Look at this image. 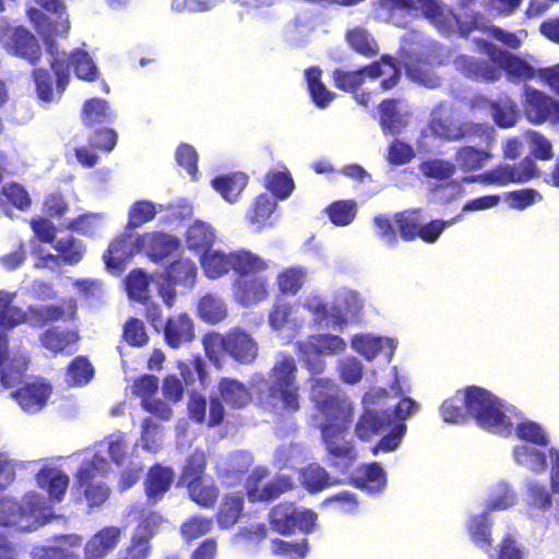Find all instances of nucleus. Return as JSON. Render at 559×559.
<instances>
[{
  "instance_id": "obj_48",
  "label": "nucleus",
  "mask_w": 559,
  "mask_h": 559,
  "mask_svg": "<svg viewBox=\"0 0 559 559\" xmlns=\"http://www.w3.org/2000/svg\"><path fill=\"white\" fill-rule=\"evenodd\" d=\"M157 214L155 203L150 200L133 202L128 211V229H135L155 218Z\"/></svg>"
},
{
  "instance_id": "obj_21",
  "label": "nucleus",
  "mask_w": 559,
  "mask_h": 559,
  "mask_svg": "<svg viewBox=\"0 0 559 559\" xmlns=\"http://www.w3.org/2000/svg\"><path fill=\"white\" fill-rule=\"evenodd\" d=\"M181 246L177 236L152 230L136 236L133 247L138 253H144L152 262L160 263L174 254Z\"/></svg>"
},
{
  "instance_id": "obj_24",
  "label": "nucleus",
  "mask_w": 559,
  "mask_h": 559,
  "mask_svg": "<svg viewBox=\"0 0 559 559\" xmlns=\"http://www.w3.org/2000/svg\"><path fill=\"white\" fill-rule=\"evenodd\" d=\"M385 73L379 61H373L356 70L336 68L332 73L333 84L340 91L356 93L367 79L376 80Z\"/></svg>"
},
{
  "instance_id": "obj_47",
  "label": "nucleus",
  "mask_w": 559,
  "mask_h": 559,
  "mask_svg": "<svg viewBox=\"0 0 559 559\" xmlns=\"http://www.w3.org/2000/svg\"><path fill=\"white\" fill-rule=\"evenodd\" d=\"M198 313L205 322L218 323L226 318L227 310L223 300L218 296L214 294H206L199 300Z\"/></svg>"
},
{
  "instance_id": "obj_4",
  "label": "nucleus",
  "mask_w": 559,
  "mask_h": 559,
  "mask_svg": "<svg viewBox=\"0 0 559 559\" xmlns=\"http://www.w3.org/2000/svg\"><path fill=\"white\" fill-rule=\"evenodd\" d=\"M489 60H479L472 57L461 58V68L465 76L485 83L500 80L501 70L513 82H525L536 76V70L522 58L498 48L496 45L481 38L476 40Z\"/></svg>"
},
{
  "instance_id": "obj_36",
  "label": "nucleus",
  "mask_w": 559,
  "mask_h": 559,
  "mask_svg": "<svg viewBox=\"0 0 559 559\" xmlns=\"http://www.w3.org/2000/svg\"><path fill=\"white\" fill-rule=\"evenodd\" d=\"M399 98H385L378 105L379 123L385 135H395L405 127V121L400 112Z\"/></svg>"
},
{
  "instance_id": "obj_51",
  "label": "nucleus",
  "mask_w": 559,
  "mask_h": 559,
  "mask_svg": "<svg viewBox=\"0 0 559 559\" xmlns=\"http://www.w3.org/2000/svg\"><path fill=\"white\" fill-rule=\"evenodd\" d=\"M247 178L242 175L231 174L218 176L213 181V187L229 202L235 201L246 186Z\"/></svg>"
},
{
  "instance_id": "obj_33",
  "label": "nucleus",
  "mask_w": 559,
  "mask_h": 559,
  "mask_svg": "<svg viewBox=\"0 0 559 559\" xmlns=\"http://www.w3.org/2000/svg\"><path fill=\"white\" fill-rule=\"evenodd\" d=\"M358 476L352 478L350 483L369 492L382 491L386 486V473L378 462L362 464L358 467Z\"/></svg>"
},
{
  "instance_id": "obj_31",
  "label": "nucleus",
  "mask_w": 559,
  "mask_h": 559,
  "mask_svg": "<svg viewBox=\"0 0 559 559\" xmlns=\"http://www.w3.org/2000/svg\"><path fill=\"white\" fill-rule=\"evenodd\" d=\"M485 143V147H476L473 145H463L455 152V166L465 173L475 171L483 168L492 157L490 143Z\"/></svg>"
},
{
  "instance_id": "obj_22",
  "label": "nucleus",
  "mask_w": 559,
  "mask_h": 559,
  "mask_svg": "<svg viewBox=\"0 0 559 559\" xmlns=\"http://www.w3.org/2000/svg\"><path fill=\"white\" fill-rule=\"evenodd\" d=\"M16 295V292L0 289V365L9 358L7 331L23 324L24 320V310L14 305Z\"/></svg>"
},
{
  "instance_id": "obj_50",
  "label": "nucleus",
  "mask_w": 559,
  "mask_h": 559,
  "mask_svg": "<svg viewBox=\"0 0 559 559\" xmlns=\"http://www.w3.org/2000/svg\"><path fill=\"white\" fill-rule=\"evenodd\" d=\"M294 488L295 484L290 475H276L262 486L258 502H269L275 500L280 496L292 491Z\"/></svg>"
},
{
  "instance_id": "obj_35",
  "label": "nucleus",
  "mask_w": 559,
  "mask_h": 559,
  "mask_svg": "<svg viewBox=\"0 0 559 559\" xmlns=\"http://www.w3.org/2000/svg\"><path fill=\"white\" fill-rule=\"evenodd\" d=\"M215 237V230L209 223L194 221L187 228L185 240L189 250L201 255L212 248Z\"/></svg>"
},
{
  "instance_id": "obj_1",
  "label": "nucleus",
  "mask_w": 559,
  "mask_h": 559,
  "mask_svg": "<svg viewBox=\"0 0 559 559\" xmlns=\"http://www.w3.org/2000/svg\"><path fill=\"white\" fill-rule=\"evenodd\" d=\"M309 397L314 409L312 420L332 460L331 465H352L357 459V453L355 445L346 436L354 420V403L330 378L313 379Z\"/></svg>"
},
{
  "instance_id": "obj_61",
  "label": "nucleus",
  "mask_w": 559,
  "mask_h": 559,
  "mask_svg": "<svg viewBox=\"0 0 559 559\" xmlns=\"http://www.w3.org/2000/svg\"><path fill=\"white\" fill-rule=\"evenodd\" d=\"M352 347L367 360H372L383 349V341L379 336L356 334L352 338Z\"/></svg>"
},
{
  "instance_id": "obj_37",
  "label": "nucleus",
  "mask_w": 559,
  "mask_h": 559,
  "mask_svg": "<svg viewBox=\"0 0 559 559\" xmlns=\"http://www.w3.org/2000/svg\"><path fill=\"white\" fill-rule=\"evenodd\" d=\"M491 117L497 127L501 129L512 128L519 120V108L514 99L508 95L499 96L488 102Z\"/></svg>"
},
{
  "instance_id": "obj_18",
  "label": "nucleus",
  "mask_w": 559,
  "mask_h": 559,
  "mask_svg": "<svg viewBox=\"0 0 559 559\" xmlns=\"http://www.w3.org/2000/svg\"><path fill=\"white\" fill-rule=\"evenodd\" d=\"M102 463L103 460L84 461L74 475L73 489L86 500L90 508L103 506L110 496L109 486L99 479L104 476Z\"/></svg>"
},
{
  "instance_id": "obj_23",
  "label": "nucleus",
  "mask_w": 559,
  "mask_h": 559,
  "mask_svg": "<svg viewBox=\"0 0 559 559\" xmlns=\"http://www.w3.org/2000/svg\"><path fill=\"white\" fill-rule=\"evenodd\" d=\"M67 313L69 319H75L76 302L74 299H63L60 305H32L24 310L23 323L33 328H44L49 323L63 320Z\"/></svg>"
},
{
  "instance_id": "obj_59",
  "label": "nucleus",
  "mask_w": 559,
  "mask_h": 559,
  "mask_svg": "<svg viewBox=\"0 0 559 559\" xmlns=\"http://www.w3.org/2000/svg\"><path fill=\"white\" fill-rule=\"evenodd\" d=\"M514 457L519 464L532 471H544L547 466V459L544 452L526 444L514 448Z\"/></svg>"
},
{
  "instance_id": "obj_60",
  "label": "nucleus",
  "mask_w": 559,
  "mask_h": 559,
  "mask_svg": "<svg viewBox=\"0 0 559 559\" xmlns=\"http://www.w3.org/2000/svg\"><path fill=\"white\" fill-rule=\"evenodd\" d=\"M487 554L489 559H525L524 548L512 534H506L497 547Z\"/></svg>"
},
{
  "instance_id": "obj_44",
  "label": "nucleus",
  "mask_w": 559,
  "mask_h": 559,
  "mask_svg": "<svg viewBox=\"0 0 559 559\" xmlns=\"http://www.w3.org/2000/svg\"><path fill=\"white\" fill-rule=\"evenodd\" d=\"M265 188L278 200H284L294 190V181L288 169L283 166V170L271 169L265 175Z\"/></svg>"
},
{
  "instance_id": "obj_2",
  "label": "nucleus",
  "mask_w": 559,
  "mask_h": 559,
  "mask_svg": "<svg viewBox=\"0 0 559 559\" xmlns=\"http://www.w3.org/2000/svg\"><path fill=\"white\" fill-rule=\"evenodd\" d=\"M502 408L501 401L495 394L480 386L471 385L444 400L440 413L449 424H465L468 419H474L485 430L510 436L514 429L513 424Z\"/></svg>"
},
{
  "instance_id": "obj_46",
  "label": "nucleus",
  "mask_w": 559,
  "mask_h": 559,
  "mask_svg": "<svg viewBox=\"0 0 559 559\" xmlns=\"http://www.w3.org/2000/svg\"><path fill=\"white\" fill-rule=\"evenodd\" d=\"M69 62L78 79L86 82H95L98 79V69L87 51L74 49L69 55Z\"/></svg>"
},
{
  "instance_id": "obj_29",
  "label": "nucleus",
  "mask_w": 559,
  "mask_h": 559,
  "mask_svg": "<svg viewBox=\"0 0 559 559\" xmlns=\"http://www.w3.org/2000/svg\"><path fill=\"white\" fill-rule=\"evenodd\" d=\"M120 539V530L106 526L93 534L84 546L85 559H102L111 552Z\"/></svg>"
},
{
  "instance_id": "obj_54",
  "label": "nucleus",
  "mask_w": 559,
  "mask_h": 559,
  "mask_svg": "<svg viewBox=\"0 0 559 559\" xmlns=\"http://www.w3.org/2000/svg\"><path fill=\"white\" fill-rule=\"evenodd\" d=\"M107 126H98L87 129L90 131L88 145L91 148L102 152H111L117 144V132Z\"/></svg>"
},
{
  "instance_id": "obj_10",
  "label": "nucleus",
  "mask_w": 559,
  "mask_h": 559,
  "mask_svg": "<svg viewBox=\"0 0 559 559\" xmlns=\"http://www.w3.org/2000/svg\"><path fill=\"white\" fill-rule=\"evenodd\" d=\"M267 520L274 532L283 536H290L297 532L312 533L318 515L312 509L298 508L293 501H281L271 508Z\"/></svg>"
},
{
  "instance_id": "obj_13",
  "label": "nucleus",
  "mask_w": 559,
  "mask_h": 559,
  "mask_svg": "<svg viewBox=\"0 0 559 559\" xmlns=\"http://www.w3.org/2000/svg\"><path fill=\"white\" fill-rule=\"evenodd\" d=\"M200 264L207 278L217 280L228 274L230 270L236 274L255 269L260 261L254 257V252L248 249L224 252L211 248L200 255Z\"/></svg>"
},
{
  "instance_id": "obj_9",
  "label": "nucleus",
  "mask_w": 559,
  "mask_h": 559,
  "mask_svg": "<svg viewBox=\"0 0 559 559\" xmlns=\"http://www.w3.org/2000/svg\"><path fill=\"white\" fill-rule=\"evenodd\" d=\"M435 138L445 142L478 141L489 143L492 140V127L487 123L459 121L451 116L433 114L428 123Z\"/></svg>"
},
{
  "instance_id": "obj_30",
  "label": "nucleus",
  "mask_w": 559,
  "mask_h": 559,
  "mask_svg": "<svg viewBox=\"0 0 559 559\" xmlns=\"http://www.w3.org/2000/svg\"><path fill=\"white\" fill-rule=\"evenodd\" d=\"M198 267L189 258L178 257L164 270L163 277L173 285L192 288L195 285Z\"/></svg>"
},
{
  "instance_id": "obj_17",
  "label": "nucleus",
  "mask_w": 559,
  "mask_h": 559,
  "mask_svg": "<svg viewBox=\"0 0 559 559\" xmlns=\"http://www.w3.org/2000/svg\"><path fill=\"white\" fill-rule=\"evenodd\" d=\"M539 176V170L533 158L526 156L519 163H500L479 175L466 178L467 182H477L485 186L503 187L510 183L528 182Z\"/></svg>"
},
{
  "instance_id": "obj_20",
  "label": "nucleus",
  "mask_w": 559,
  "mask_h": 559,
  "mask_svg": "<svg viewBox=\"0 0 559 559\" xmlns=\"http://www.w3.org/2000/svg\"><path fill=\"white\" fill-rule=\"evenodd\" d=\"M522 110L533 124H559V100L532 86H525Z\"/></svg>"
},
{
  "instance_id": "obj_26",
  "label": "nucleus",
  "mask_w": 559,
  "mask_h": 559,
  "mask_svg": "<svg viewBox=\"0 0 559 559\" xmlns=\"http://www.w3.org/2000/svg\"><path fill=\"white\" fill-rule=\"evenodd\" d=\"M52 393V386L41 380L26 382L11 393L21 408L27 413L40 411Z\"/></svg>"
},
{
  "instance_id": "obj_12",
  "label": "nucleus",
  "mask_w": 559,
  "mask_h": 559,
  "mask_svg": "<svg viewBox=\"0 0 559 559\" xmlns=\"http://www.w3.org/2000/svg\"><path fill=\"white\" fill-rule=\"evenodd\" d=\"M217 391L218 396L210 397L207 427H216L223 423L225 417L224 403L231 409H240L252 402L250 389L235 378H221L217 382Z\"/></svg>"
},
{
  "instance_id": "obj_39",
  "label": "nucleus",
  "mask_w": 559,
  "mask_h": 559,
  "mask_svg": "<svg viewBox=\"0 0 559 559\" xmlns=\"http://www.w3.org/2000/svg\"><path fill=\"white\" fill-rule=\"evenodd\" d=\"M69 476L56 468H41L37 474V483L46 489L51 501L60 502L69 487Z\"/></svg>"
},
{
  "instance_id": "obj_53",
  "label": "nucleus",
  "mask_w": 559,
  "mask_h": 559,
  "mask_svg": "<svg viewBox=\"0 0 559 559\" xmlns=\"http://www.w3.org/2000/svg\"><path fill=\"white\" fill-rule=\"evenodd\" d=\"M271 546L273 555L286 557L287 559H304L309 551L307 538L294 542L274 538L271 542Z\"/></svg>"
},
{
  "instance_id": "obj_6",
  "label": "nucleus",
  "mask_w": 559,
  "mask_h": 559,
  "mask_svg": "<svg viewBox=\"0 0 559 559\" xmlns=\"http://www.w3.org/2000/svg\"><path fill=\"white\" fill-rule=\"evenodd\" d=\"M209 455L197 448L183 460L179 473V484L187 488L190 499L204 509H212L219 496L214 484H206Z\"/></svg>"
},
{
  "instance_id": "obj_8",
  "label": "nucleus",
  "mask_w": 559,
  "mask_h": 559,
  "mask_svg": "<svg viewBox=\"0 0 559 559\" xmlns=\"http://www.w3.org/2000/svg\"><path fill=\"white\" fill-rule=\"evenodd\" d=\"M389 397L390 395L384 389L369 391L364 395L365 408L355 424L358 439L369 441L373 436L382 433L394 424L392 408L386 407L383 402Z\"/></svg>"
},
{
  "instance_id": "obj_7",
  "label": "nucleus",
  "mask_w": 559,
  "mask_h": 559,
  "mask_svg": "<svg viewBox=\"0 0 559 559\" xmlns=\"http://www.w3.org/2000/svg\"><path fill=\"white\" fill-rule=\"evenodd\" d=\"M205 355L213 360L219 352L241 365L252 364L259 353V346L252 335L241 328H233L225 334L207 333L203 337Z\"/></svg>"
},
{
  "instance_id": "obj_19",
  "label": "nucleus",
  "mask_w": 559,
  "mask_h": 559,
  "mask_svg": "<svg viewBox=\"0 0 559 559\" xmlns=\"http://www.w3.org/2000/svg\"><path fill=\"white\" fill-rule=\"evenodd\" d=\"M48 13L29 8L27 16L39 35H64L70 31L69 15L62 0H36Z\"/></svg>"
},
{
  "instance_id": "obj_25",
  "label": "nucleus",
  "mask_w": 559,
  "mask_h": 559,
  "mask_svg": "<svg viewBox=\"0 0 559 559\" xmlns=\"http://www.w3.org/2000/svg\"><path fill=\"white\" fill-rule=\"evenodd\" d=\"M175 480V471L171 466L162 463L152 464L146 471L143 489L148 504H156L169 491Z\"/></svg>"
},
{
  "instance_id": "obj_49",
  "label": "nucleus",
  "mask_w": 559,
  "mask_h": 559,
  "mask_svg": "<svg viewBox=\"0 0 559 559\" xmlns=\"http://www.w3.org/2000/svg\"><path fill=\"white\" fill-rule=\"evenodd\" d=\"M418 169L426 178L448 180L455 174L456 167L447 159L428 158L418 165Z\"/></svg>"
},
{
  "instance_id": "obj_27",
  "label": "nucleus",
  "mask_w": 559,
  "mask_h": 559,
  "mask_svg": "<svg viewBox=\"0 0 559 559\" xmlns=\"http://www.w3.org/2000/svg\"><path fill=\"white\" fill-rule=\"evenodd\" d=\"M194 323L188 313L169 317L164 324L165 343L170 348H179L194 338Z\"/></svg>"
},
{
  "instance_id": "obj_14",
  "label": "nucleus",
  "mask_w": 559,
  "mask_h": 559,
  "mask_svg": "<svg viewBox=\"0 0 559 559\" xmlns=\"http://www.w3.org/2000/svg\"><path fill=\"white\" fill-rule=\"evenodd\" d=\"M47 51L55 57L50 62V68L55 76L48 69L38 68L32 72L36 86V93L41 102L50 103L53 100V82L56 81V93L60 96L70 82L69 64L64 59H58V50L55 37H44Z\"/></svg>"
},
{
  "instance_id": "obj_34",
  "label": "nucleus",
  "mask_w": 559,
  "mask_h": 559,
  "mask_svg": "<svg viewBox=\"0 0 559 559\" xmlns=\"http://www.w3.org/2000/svg\"><path fill=\"white\" fill-rule=\"evenodd\" d=\"M245 500L239 492H229L223 496L217 512L216 522L222 530L233 527L243 513Z\"/></svg>"
},
{
  "instance_id": "obj_28",
  "label": "nucleus",
  "mask_w": 559,
  "mask_h": 559,
  "mask_svg": "<svg viewBox=\"0 0 559 559\" xmlns=\"http://www.w3.org/2000/svg\"><path fill=\"white\" fill-rule=\"evenodd\" d=\"M80 118L83 127L90 129L112 123L117 118V111L106 99L92 97L83 103Z\"/></svg>"
},
{
  "instance_id": "obj_45",
  "label": "nucleus",
  "mask_w": 559,
  "mask_h": 559,
  "mask_svg": "<svg viewBox=\"0 0 559 559\" xmlns=\"http://www.w3.org/2000/svg\"><path fill=\"white\" fill-rule=\"evenodd\" d=\"M95 370L87 357L79 355L67 366V382L71 386H83L94 377Z\"/></svg>"
},
{
  "instance_id": "obj_38",
  "label": "nucleus",
  "mask_w": 559,
  "mask_h": 559,
  "mask_svg": "<svg viewBox=\"0 0 559 559\" xmlns=\"http://www.w3.org/2000/svg\"><path fill=\"white\" fill-rule=\"evenodd\" d=\"M301 486L309 493H318L337 483L328 471L318 463H310L299 471Z\"/></svg>"
},
{
  "instance_id": "obj_62",
  "label": "nucleus",
  "mask_w": 559,
  "mask_h": 559,
  "mask_svg": "<svg viewBox=\"0 0 559 559\" xmlns=\"http://www.w3.org/2000/svg\"><path fill=\"white\" fill-rule=\"evenodd\" d=\"M123 341L133 347H141L147 344L148 335L142 320L130 318L126 321L122 329Z\"/></svg>"
},
{
  "instance_id": "obj_15",
  "label": "nucleus",
  "mask_w": 559,
  "mask_h": 559,
  "mask_svg": "<svg viewBox=\"0 0 559 559\" xmlns=\"http://www.w3.org/2000/svg\"><path fill=\"white\" fill-rule=\"evenodd\" d=\"M260 264L245 272H237L233 282V295L237 302L243 307L257 305L270 295L269 277L263 273L269 269L270 264L266 260L254 253Z\"/></svg>"
},
{
  "instance_id": "obj_5",
  "label": "nucleus",
  "mask_w": 559,
  "mask_h": 559,
  "mask_svg": "<svg viewBox=\"0 0 559 559\" xmlns=\"http://www.w3.org/2000/svg\"><path fill=\"white\" fill-rule=\"evenodd\" d=\"M298 366L293 355L281 353L267 372L266 394L270 404L293 415L301 408Z\"/></svg>"
},
{
  "instance_id": "obj_57",
  "label": "nucleus",
  "mask_w": 559,
  "mask_h": 559,
  "mask_svg": "<svg viewBox=\"0 0 559 559\" xmlns=\"http://www.w3.org/2000/svg\"><path fill=\"white\" fill-rule=\"evenodd\" d=\"M213 528V521L211 518L202 515H194L187 519L180 526V534L183 540L191 543L206 534Z\"/></svg>"
},
{
  "instance_id": "obj_40",
  "label": "nucleus",
  "mask_w": 559,
  "mask_h": 559,
  "mask_svg": "<svg viewBox=\"0 0 559 559\" xmlns=\"http://www.w3.org/2000/svg\"><path fill=\"white\" fill-rule=\"evenodd\" d=\"M492 520L488 511L476 514L469 519L467 532L476 546L485 552H489L492 546L491 534Z\"/></svg>"
},
{
  "instance_id": "obj_52",
  "label": "nucleus",
  "mask_w": 559,
  "mask_h": 559,
  "mask_svg": "<svg viewBox=\"0 0 559 559\" xmlns=\"http://www.w3.org/2000/svg\"><path fill=\"white\" fill-rule=\"evenodd\" d=\"M325 212L335 226H347L356 216L357 205L353 200H338L332 202Z\"/></svg>"
},
{
  "instance_id": "obj_64",
  "label": "nucleus",
  "mask_w": 559,
  "mask_h": 559,
  "mask_svg": "<svg viewBox=\"0 0 559 559\" xmlns=\"http://www.w3.org/2000/svg\"><path fill=\"white\" fill-rule=\"evenodd\" d=\"M55 248L62 257L63 261L69 264H75L83 258L84 246L73 236H67L59 239Z\"/></svg>"
},
{
  "instance_id": "obj_63",
  "label": "nucleus",
  "mask_w": 559,
  "mask_h": 559,
  "mask_svg": "<svg viewBox=\"0 0 559 559\" xmlns=\"http://www.w3.org/2000/svg\"><path fill=\"white\" fill-rule=\"evenodd\" d=\"M1 194L5 201L17 210L25 211L31 206L32 200L25 187L19 182H9L2 187Z\"/></svg>"
},
{
  "instance_id": "obj_58",
  "label": "nucleus",
  "mask_w": 559,
  "mask_h": 559,
  "mask_svg": "<svg viewBox=\"0 0 559 559\" xmlns=\"http://www.w3.org/2000/svg\"><path fill=\"white\" fill-rule=\"evenodd\" d=\"M11 45L12 53L16 57L27 60L34 64L39 61L41 57V46L37 37H12Z\"/></svg>"
},
{
  "instance_id": "obj_11",
  "label": "nucleus",
  "mask_w": 559,
  "mask_h": 559,
  "mask_svg": "<svg viewBox=\"0 0 559 559\" xmlns=\"http://www.w3.org/2000/svg\"><path fill=\"white\" fill-rule=\"evenodd\" d=\"M459 216L451 219H431L425 222L420 209H408L395 213L394 222L397 231L404 241L420 239L426 243L436 242L443 230L457 222Z\"/></svg>"
},
{
  "instance_id": "obj_42",
  "label": "nucleus",
  "mask_w": 559,
  "mask_h": 559,
  "mask_svg": "<svg viewBox=\"0 0 559 559\" xmlns=\"http://www.w3.org/2000/svg\"><path fill=\"white\" fill-rule=\"evenodd\" d=\"M130 236L116 237L104 253V260L108 269L122 271L124 263L133 255V249L129 243Z\"/></svg>"
},
{
  "instance_id": "obj_32",
  "label": "nucleus",
  "mask_w": 559,
  "mask_h": 559,
  "mask_svg": "<svg viewBox=\"0 0 559 559\" xmlns=\"http://www.w3.org/2000/svg\"><path fill=\"white\" fill-rule=\"evenodd\" d=\"M80 340L79 332L75 330H60L51 326L39 335L40 344L44 348L53 355L62 354L75 345Z\"/></svg>"
},
{
  "instance_id": "obj_43",
  "label": "nucleus",
  "mask_w": 559,
  "mask_h": 559,
  "mask_svg": "<svg viewBox=\"0 0 559 559\" xmlns=\"http://www.w3.org/2000/svg\"><path fill=\"white\" fill-rule=\"evenodd\" d=\"M322 71L319 67L306 70L308 91L312 102L319 108H325L334 98V94L321 81Z\"/></svg>"
},
{
  "instance_id": "obj_3",
  "label": "nucleus",
  "mask_w": 559,
  "mask_h": 559,
  "mask_svg": "<svg viewBox=\"0 0 559 559\" xmlns=\"http://www.w3.org/2000/svg\"><path fill=\"white\" fill-rule=\"evenodd\" d=\"M376 3L390 13V19L397 10L408 13L420 12L439 32L457 31L459 35H512L496 27L491 20L479 11L465 10L454 14L453 10L444 7L440 0H377Z\"/></svg>"
},
{
  "instance_id": "obj_16",
  "label": "nucleus",
  "mask_w": 559,
  "mask_h": 559,
  "mask_svg": "<svg viewBox=\"0 0 559 559\" xmlns=\"http://www.w3.org/2000/svg\"><path fill=\"white\" fill-rule=\"evenodd\" d=\"M411 39L403 37L399 49V59L404 64L406 73L412 81L433 87L437 78L433 75L431 67L435 63H440L439 53H437L435 48H413Z\"/></svg>"
},
{
  "instance_id": "obj_55",
  "label": "nucleus",
  "mask_w": 559,
  "mask_h": 559,
  "mask_svg": "<svg viewBox=\"0 0 559 559\" xmlns=\"http://www.w3.org/2000/svg\"><path fill=\"white\" fill-rule=\"evenodd\" d=\"M306 273L300 267H286L276 276L278 289L284 295H296L304 286Z\"/></svg>"
},
{
  "instance_id": "obj_56",
  "label": "nucleus",
  "mask_w": 559,
  "mask_h": 559,
  "mask_svg": "<svg viewBox=\"0 0 559 559\" xmlns=\"http://www.w3.org/2000/svg\"><path fill=\"white\" fill-rule=\"evenodd\" d=\"M150 280L142 269L132 270L126 277V288L131 299L145 302L148 297Z\"/></svg>"
},
{
  "instance_id": "obj_41",
  "label": "nucleus",
  "mask_w": 559,
  "mask_h": 559,
  "mask_svg": "<svg viewBox=\"0 0 559 559\" xmlns=\"http://www.w3.org/2000/svg\"><path fill=\"white\" fill-rule=\"evenodd\" d=\"M154 533L147 523H141L124 548L123 559H147L151 555V538Z\"/></svg>"
}]
</instances>
